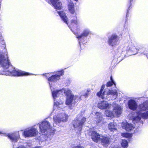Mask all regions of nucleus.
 Returning a JSON list of instances; mask_svg holds the SVG:
<instances>
[{
	"instance_id": "obj_1",
	"label": "nucleus",
	"mask_w": 148,
	"mask_h": 148,
	"mask_svg": "<svg viewBox=\"0 0 148 148\" xmlns=\"http://www.w3.org/2000/svg\"><path fill=\"white\" fill-rule=\"evenodd\" d=\"M49 85L52 91V93L54 101V108L56 107L58 108H60L62 106V102L60 101L58 102L57 101L56 102V98L58 97L60 95H63L64 93L66 96L67 98L66 101V105L69 106L70 109H72L71 106H74L75 102V100L77 97L74 96L71 93V91L70 90H66L64 89H63L60 90H52L51 85L52 83L49 82Z\"/></svg>"
},
{
	"instance_id": "obj_2",
	"label": "nucleus",
	"mask_w": 148,
	"mask_h": 148,
	"mask_svg": "<svg viewBox=\"0 0 148 148\" xmlns=\"http://www.w3.org/2000/svg\"><path fill=\"white\" fill-rule=\"evenodd\" d=\"M0 65L4 70L7 69L0 73V74L5 75H6L11 76H18V72L16 71L15 68L10 65V60L8 59L7 49L4 47L2 53L0 54Z\"/></svg>"
},
{
	"instance_id": "obj_3",
	"label": "nucleus",
	"mask_w": 148,
	"mask_h": 148,
	"mask_svg": "<svg viewBox=\"0 0 148 148\" xmlns=\"http://www.w3.org/2000/svg\"><path fill=\"white\" fill-rule=\"evenodd\" d=\"M132 116L133 122L135 124L137 123L138 126L143 124L141 119H146L148 118V101H144L139 104L138 107L136 112Z\"/></svg>"
},
{
	"instance_id": "obj_4",
	"label": "nucleus",
	"mask_w": 148,
	"mask_h": 148,
	"mask_svg": "<svg viewBox=\"0 0 148 148\" xmlns=\"http://www.w3.org/2000/svg\"><path fill=\"white\" fill-rule=\"evenodd\" d=\"M82 117L80 114H78L77 117V119L74 120L72 122L74 127L78 131H80L82 130V126L84 123L86 121V118L82 117L81 120L79 119Z\"/></svg>"
},
{
	"instance_id": "obj_5",
	"label": "nucleus",
	"mask_w": 148,
	"mask_h": 148,
	"mask_svg": "<svg viewBox=\"0 0 148 148\" xmlns=\"http://www.w3.org/2000/svg\"><path fill=\"white\" fill-rule=\"evenodd\" d=\"M59 111L60 112L57 115H55L53 117L54 121L57 124L60 123L62 122H65L68 119V116L65 114L64 111L60 109Z\"/></svg>"
},
{
	"instance_id": "obj_6",
	"label": "nucleus",
	"mask_w": 148,
	"mask_h": 148,
	"mask_svg": "<svg viewBox=\"0 0 148 148\" xmlns=\"http://www.w3.org/2000/svg\"><path fill=\"white\" fill-rule=\"evenodd\" d=\"M39 124L40 132H41L45 133L47 132L48 133L51 131V126L50 124L48 121L44 120Z\"/></svg>"
},
{
	"instance_id": "obj_7",
	"label": "nucleus",
	"mask_w": 148,
	"mask_h": 148,
	"mask_svg": "<svg viewBox=\"0 0 148 148\" xmlns=\"http://www.w3.org/2000/svg\"><path fill=\"white\" fill-rule=\"evenodd\" d=\"M119 43V38L115 34L112 35L108 40V43L113 48L117 46Z\"/></svg>"
},
{
	"instance_id": "obj_8",
	"label": "nucleus",
	"mask_w": 148,
	"mask_h": 148,
	"mask_svg": "<svg viewBox=\"0 0 148 148\" xmlns=\"http://www.w3.org/2000/svg\"><path fill=\"white\" fill-rule=\"evenodd\" d=\"M38 133L37 129L32 127L25 130L23 132V134L25 137H29L35 136Z\"/></svg>"
},
{
	"instance_id": "obj_9",
	"label": "nucleus",
	"mask_w": 148,
	"mask_h": 148,
	"mask_svg": "<svg viewBox=\"0 0 148 148\" xmlns=\"http://www.w3.org/2000/svg\"><path fill=\"white\" fill-rule=\"evenodd\" d=\"M111 106V105L108 103L107 101H103L100 102L97 105L98 107L101 109L109 108Z\"/></svg>"
},
{
	"instance_id": "obj_10",
	"label": "nucleus",
	"mask_w": 148,
	"mask_h": 148,
	"mask_svg": "<svg viewBox=\"0 0 148 148\" xmlns=\"http://www.w3.org/2000/svg\"><path fill=\"white\" fill-rule=\"evenodd\" d=\"M18 132H14L12 133L8 134L7 135L8 138L10 139L12 142L15 143L18 140Z\"/></svg>"
},
{
	"instance_id": "obj_11",
	"label": "nucleus",
	"mask_w": 148,
	"mask_h": 148,
	"mask_svg": "<svg viewBox=\"0 0 148 148\" xmlns=\"http://www.w3.org/2000/svg\"><path fill=\"white\" fill-rule=\"evenodd\" d=\"M59 75H52L48 78V80L49 82H56L60 79V76L63 74V71H61L59 72Z\"/></svg>"
},
{
	"instance_id": "obj_12",
	"label": "nucleus",
	"mask_w": 148,
	"mask_h": 148,
	"mask_svg": "<svg viewBox=\"0 0 148 148\" xmlns=\"http://www.w3.org/2000/svg\"><path fill=\"white\" fill-rule=\"evenodd\" d=\"M90 31L88 29H86L84 30L83 33L80 36L77 37L79 40V43L80 47H81L82 40L84 39V37L87 36L90 33Z\"/></svg>"
},
{
	"instance_id": "obj_13",
	"label": "nucleus",
	"mask_w": 148,
	"mask_h": 148,
	"mask_svg": "<svg viewBox=\"0 0 148 148\" xmlns=\"http://www.w3.org/2000/svg\"><path fill=\"white\" fill-rule=\"evenodd\" d=\"M128 105L129 108L133 110H135L137 108V104L134 100L130 99L128 102Z\"/></svg>"
},
{
	"instance_id": "obj_14",
	"label": "nucleus",
	"mask_w": 148,
	"mask_h": 148,
	"mask_svg": "<svg viewBox=\"0 0 148 148\" xmlns=\"http://www.w3.org/2000/svg\"><path fill=\"white\" fill-rule=\"evenodd\" d=\"M51 3L54 8L57 10L61 9L62 3L59 0H51Z\"/></svg>"
},
{
	"instance_id": "obj_15",
	"label": "nucleus",
	"mask_w": 148,
	"mask_h": 148,
	"mask_svg": "<svg viewBox=\"0 0 148 148\" xmlns=\"http://www.w3.org/2000/svg\"><path fill=\"white\" fill-rule=\"evenodd\" d=\"M113 110L114 115L117 116H120L122 113V108L119 105H118L114 106Z\"/></svg>"
},
{
	"instance_id": "obj_16",
	"label": "nucleus",
	"mask_w": 148,
	"mask_h": 148,
	"mask_svg": "<svg viewBox=\"0 0 148 148\" xmlns=\"http://www.w3.org/2000/svg\"><path fill=\"white\" fill-rule=\"evenodd\" d=\"M122 127L127 131H131L134 129V127L132 124L126 122L122 123Z\"/></svg>"
},
{
	"instance_id": "obj_17",
	"label": "nucleus",
	"mask_w": 148,
	"mask_h": 148,
	"mask_svg": "<svg viewBox=\"0 0 148 148\" xmlns=\"http://www.w3.org/2000/svg\"><path fill=\"white\" fill-rule=\"evenodd\" d=\"M91 138L92 140L95 142H97L101 138L100 135L95 132H92L91 133Z\"/></svg>"
},
{
	"instance_id": "obj_18",
	"label": "nucleus",
	"mask_w": 148,
	"mask_h": 148,
	"mask_svg": "<svg viewBox=\"0 0 148 148\" xmlns=\"http://www.w3.org/2000/svg\"><path fill=\"white\" fill-rule=\"evenodd\" d=\"M101 139L102 144L104 146H106L109 144L110 139L108 137L101 136Z\"/></svg>"
},
{
	"instance_id": "obj_19",
	"label": "nucleus",
	"mask_w": 148,
	"mask_h": 148,
	"mask_svg": "<svg viewBox=\"0 0 148 148\" xmlns=\"http://www.w3.org/2000/svg\"><path fill=\"white\" fill-rule=\"evenodd\" d=\"M96 116V122L97 124L102 123H103V118L102 115L101 113L99 112H97L95 114Z\"/></svg>"
},
{
	"instance_id": "obj_20",
	"label": "nucleus",
	"mask_w": 148,
	"mask_h": 148,
	"mask_svg": "<svg viewBox=\"0 0 148 148\" xmlns=\"http://www.w3.org/2000/svg\"><path fill=\"white\" fill-rule=\"evenodd\" d=\"M58 12L62 20L64 23L67 24L68 19L65 13L63 12Z\"/></svg>"
},
{
	"instance_id": "obj_21",
	"label": "nucleus",
	"mask_w": 148,
	"mask_h": 148,
	"mask_svg": "<svg viewBox=\"0 0 148 148\" xmlns=\"http://www.w3.org/2000/svg\"><path fill=\"white\" fill-rule=\"evenodd\" d=\"M104 87V86L103 85H102L101 87V90L99 92H97V95L99 97L103 99L105 98L104 97L105 91H103Z\"/></svg>"
},
{
	"instance_id": "obj_22",
	"label": "nucleus",
	"mask_w": 148,
	"mask_h": 148,
	"mask_svg": "<svg viewBox=\"0 0 148 148\" xmlns=\"http://www.w3.org/2000/svg\"><path fill=\"white\" fill-rule=\"evenodd\" d=\"M116 123L114 122H110L108 124V128L111 131H114L116 130Z\"/></svg>"
},
{
	"instance_id": "obj_23",
	"label": "nucleus",
	"mask_w": 148,
	"mask_h": 148,
	"mask_svg": "<svg viewBox=\"0 0 148 148\" xmlns=\"http://www.w3.org/2000/svg\"><path fill=\"white\" fill-rule=\"evenodd\" d=\"M107 94L114 96V99H115L117 96V91L116 90H109L107 92Z\"/></svg>"
},
{
	"instance_id": "obj_24",
	"label": "nucleus",
	"mask_w": 148,
	"mask_h": 148,
	"mask_svg": "<svg viewBox=\"0 0 148 148\" xmlns=\"http://www.w3.org/2000/svg\"><path fill=\"white\" fill-rule=\"evenodd\" d=\"M105 114L106 116L108 117H112L114 116V113L113 112L108 110H106L105 111Z\"/></svg>"
},
{
	"instance_id": "obj_25",
	"label": "nucleus",
	"mask_w": 148,
	"mask_h": 148,
	"mask_svg": "<svg viewBox=\"0 0 148 148\" xmlns=\"http://www.w3.org/2000/svg\"><path fill=\"white\" fill-rule=\"evenodd\" d=\"M73 16L74 17V18L73 19H72L71 21V25L72 26L73 25V24H74L75 25H77L78 23V21L77 20L76 16H74V15H73Z\"/></svg>"
},
{
	"instance_id": "obj_26",
	"label": "nucleus",
	"mask_w": 148,
	"mask_h": 148,
	"mask_svg": "<svg viewBox=\"0 0 148 148\" xmlns=\"http://www.w3.org/2000/svg\"><path fill=\"white\" fill-rule=\"evenodd\" d=\"M122 146L124 148L127 147L128 146V142L127 140H122V142L121 143Z\"/></svg>"
},
{
	"instance_id": "obj_27",
	"label": "nucleus",
	"mask_w": 148,
	"mask_h": 148,
	"mask_svg": "<svg viewBox=\"0 0 148 148\" xmlns=\"http://www.w3.org/2000/svg\"><path fill=\"white\" fill-rule=\"evenodd\" d=\"M110 79L111 80V82H109L107 83V86L108 87H110L113 84H114L115 86H116L115 84V83L113 81V80L112 79V76L110 77Z\"/></svg>"
},
{
	"instance_id": "obj_28",
	"label": "nucleus",
	"mask_w": 148,
	"mask_h": 148,
	"mask_svg": "<svg viewBox=\"0 0 148 148\" xmlns=\"http://www.w3.org/2000/svg\"><path fill=\"white\" fill-rule=\"evenodd\" d=\"M121 136L125 137L130 138L132 137V134L128 133H123L121 134Z\"/></svg>"
},
{
	"instance_id": "obj_29",
	"label": "nucleus",
	"mask_w": 148,
	"mask_h": 148,
	"mask_svg": "<svg viewBox=\"0 0 148 148\" xmlns=\"http://www.w3.org/2000/svg\"><path fill=\"white\" fill-rule=\"evenodd\" d=\"M19 76L22 75H30L31 74L25 72L24 71H21L19 70Z\"/></svg>"
},
{
	"instance_id": "obj_30",
	"label": "nucleus",
	"mask_w": 148,
	"mask_h": 148,
	"mask_svg": "<svg viewBox=\"0 0 148 148\" xmlns=\"http://www.w3.org/2000/svg\"><path fill=\"white\" fill-rule=\"evenodd\" d=\"M131 50L134 51H137V49L134 46L133 47V48H132L131 49Z\"/></svg>"
},
{
	"instance_id": "obj_31",
	"label": "nucleus",
	"mask_w": 148,
	"mask_h": 148,
	"mask_svg": "<svg viewBox=\"0 0 148 148\" xmlns=\"http://www.w3.org/2000/svg\"><path fill=\"white\" fill-rule=\"evenodd\" d=\"M72 148H83V147L80 145H77L73 147Z\"/></svg>"
},
{
	"instance_id": "obj_32",
	"label": "nucleus",
	"mask_w": 148,
	"mask_h": 148,
	"mask_svg": "<svg viewBox=\"0 0 148 148\" xmlns=\"http://www.w3.org/2000/svg\"><path fill=\"white\" fill-rule=\"evenodd\" d=\"M3 41V38L2 36L1 35H0V43L1 42Z\"/></svg>"
},
{
	"instance_id": "obj_33",
	"label": "nucleus",
	"mask_w": 148,
	"mask_h": 148,
	"mask_svg": "<svg viewBox=\"0 0 148 148\" xmlns=\"http://www.w3.org/2000/svg\"><path fill=\"white\" fill-rule=\"evenodd\" d=\"M33 148H41V147L40 146L36 147Z\"/></svg>"
},
{
	"instance_id": "obj_34",
	"label": "nucleus",
	"mask_w": 148,
	"mask_h": 148,
	"mask_svg": "<svg viewBox=\"0 0 148 148\" xmlns=\"http://www.w3.org/2000/svg\"><path fill=\"white\" fill-rule=\"evenodd\" d=\"M19 148H26L24 146H21V147H19Z\"/></svg>"
},
{
	"instance_id": "obj_35",
	"label": "nucleus",
	"mask_w": 148,
	"mask_h": 148,
	"mask_svg": "<svg viewBox=\"0 0 148 148\" xmlns=\"http://www.w3.org/2000/svg\"><path fill=\"white\" fill-rule=\"evenodd\" d=\"M84 96H86V97L87 96V94H86L85 95H84Z\"/></svg>"
},
{
	"instance_id": "obj_36",
	"label": "nucleus",
	"mask_w": 148,
	"mask_h": 148,
	"mask_svg": "<svg viewBox=\"0 0 148 148\" xmlns=\"http://www.w3.org/2000/svg\"><path fill=\"white\" fill-rule=\"evenodd\" d=\"M132 1V0H130V3H131V1Z\"/></svg>"
},
{
	"instance_id": "obj_37",
	"label": "nucleus",
	"mask_w": 148,
	"mask_h": 148,
	"mask_svg": "<svg viewBox=\"0 0 148 148\" xmlns=\"http://www.w3.org/2000/svg\"><path fill=\"white\" fill-rule=\"evenodd\" d=\"M14 145H13V148H14L15 147H14Z\"/></svg>"
},
{
	"instance_id": "obj_38",
	"label": "nucleus",
	"mask_w": 148,
	"mask_h": 148,
	"mask_svg": "<svg viewBox=\"0 0 148 148\" xmlns=\"http://www.w3.org/2000/svg\"><path fill=\"white\" fill-rule=\"evenodd\" d=\"M75 1H78V0H75Z\"/></svg>"
},
{
	"instance_id": "obj_39",
	"label": "nucleus",
	"mask_w": 148,
	"mask_h": 148,
	"mask_svg": "<svg viewBox=\"0 0 148 148\" xmlns=\"http://www.w3.org/2000/svg\"><path fill=\"white\" fill-rule=\"evenodd\" d=\"M128 10L127 11V13H128Z\"/></svg>"
},
{
	"instance_id": "obj_40",
	"label": "nucleus",
	"mask_w": 148,
	"mask_h": 148,
	"mask_svg": "<svg viewBox=\"0 0 148 148\" xmlns=\"http://www.w3.org/2000/svg\"><path fill=\"white\" fill-rule=\"evenodd\" d=\"M129 9H130V7H129L128 10H129Z\"/></svg>"
},
{
	"instance_id": "obj_41",
	"label": "nucleus",
	"mask_w": 148,
	"mask_h": 148,
	"mask_svg": "<svg viewBox=\"0 0 148 148\" xmlns=\"http://www.w3.org/2000/svg\"><path fill=\"white\" fill-rule=\"evenodd\" d=\"M83 43V44H84V43Z\"/></svg>"
},
{
	"instance_id": "obj_42",
	"label": "nucleus",
	"mask_w": 148,
	"mask_h": 148,
	"mask_svg": "<svg viewBox=\"0 0 148 148\" xmlns=\"http://www.w3.org/2000/svg\"><path fill=\"white\" fill-rule=\"evenodd\" d=\"M127 49V50H128V49Z\"/></svg>"
},
{
	"instance_id": "obj_43",
	"label": "nucleus",
	"mask_w": 148,
	"mask_h": 148,
	"mask_svg": "<svg viewBox=\"0 0 148 148\" xmlns=\"http://www.w3.org/2000/svg\"><path fill=\"white\" fill-rule=\"evenodd\" d=\"M0 134H1V132H0Z\"/></svg>"
}]
</instances>
